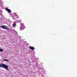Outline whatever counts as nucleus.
<instances>
[{"instance_id": "f257e3e1", "label": "nucleus", "mask_w": 77, "mask_h": 77, "mask_svg": "<svg viewBox=\"0 0 77 77\" xmlns=\"http://www.w3.org/2000/svg\"><path fill=\"white\" fill-rule=\"evenodd\" d=\"M0 67L4 68L5 69H6L7 70H8V69H8V67H9V66L7 65H5V64H4L2 63L0 64Z\"/></svg>"}, {"instance_id": "f03ea898", "label": "nucleus", "mask_w": 77, "mask_h": 77, "mask_svg": "<svg viewBox=\"0 0 77 77\" xmlns=\"http://www.w3.org/2000/svg\"><path fill=\"white\" fill-rule=\"evenodd\" d=\"M1 27L2 28V29H5V30H11V29H9L8 28L7 26L5 25L2 26Z\"/></svg>"}, {"instance_id": "7ed1b4c3", "label": "nucleus", "mask_w": 77, "mask_h": 77, "mask_svg": "<svg viewBox=\"0 0 77 77\" xmlns=\"http://www.w3.org/2000/svg\"><path fill=\"white\" fill-rule=\"evenodd\" d=\"M25 28V26L23 25H22L20 27V30H23Z\"/></svg>"}, {"instance_id": "20e7f679", "label": "nucleus", "mask_w": 77, "mask_h": 77, "mask_svg": "<svg viewBox=\"0 0 77 77\" xmlns=\"http://www.w3.org/2000/svg\"><path fill=\"white\" fill-rule=\"evenodd\" d=\"M6 11H7V12L8 13H11V10H10V9H8V8H7L5 9Z\"/></svg>"}, {"instance_id": "39448f33", "label": "nucleus", "mask_w": 77, "mask_h": 77, "mask_svg": "<svg viewBox=\"0 0 77 77\" xmlns=\"http://www.w3.org/2000/svg\"><path fill=\"white\" fill-rule=\"evenodd\" d=\"M29 48L30 49V50H35V48L34 47L32 46H29Z\"/></svg>"}, {"instance_id": "423d86ee", "label": "nucleus", "mask_w": 77, "mask_h": 77, "mask_svg": "<svg viewBox=\"0 0 77 77\" xmlns=\"http://www.w3.org/2000/svg\"><path fill=\"white\" fill-rule=\"evenodd\" d=\"M15 27V24L13 23V27Z\"/></svg>"}, {"instance_id": "0eeeda50", "label": "nucleus", "mask_w": 77, "mask_h": 77, "mask_svg": "<svg viewBox=\"0 0 77 77\" xmlns=\"http://www.w3.org/2000/svg\"><path fill=\"white\" fill-rule=\"evenodd\" d=\"M3 61H7V62H8V60H4Z\"/></svg>"}, {"instance_id": "6e6552de", "label": "nucleus", "mask_w": 77, "mask_h": 77, "mask_svg": "<svg viewBox=\"0 0 77 77\" xmlns=\"http://www.w3.org/2000/svg\"><path fill=\"white\" fill-rule=\"evenodd\" d=\"M3 49H0V51L2 52L3 51Z\"/></svg>"}]
</instances>
